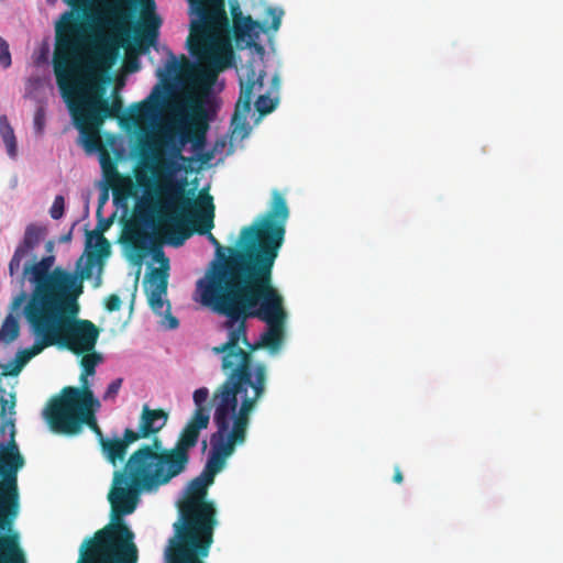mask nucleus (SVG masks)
Listing matches in <instances>:
<instances>
[{"mask_svg":"<svg viewBox=\"0 0 563 563\" xmlns=\"http://www.w3.org/2000/svg\"><path fill=\"white\" fill-rule=\"evenodd\" d=\"M100 165L107 184L120 175L115 163L111 159L106 150L100 154Z\"/></svg>","mask_w":563,"mask_h":563,"instance_id":"nucleus-30","label":"nucleus"},{"mask_svg":"<svg viewBox=\"0 0 563 563\" xmlns=\"http://www.w3.org/2000/svg\"><path fill=\"white\" fill-rule=\"evenodd\" d=\"M232 26L223 0H196V18L191 20L187 38L190 55L199 63L197 79L210 87L219 73L231 67L234 52L231 32L239 49L254 47L263 52L257 43L264 31L261 22L244 15L239 2L231 3Z\"/></svg>","mask_w":563,"mask_h":563,"instance_id":"nucleus-6","label":"nucleus"},{"mask_svg":"<svg viewBox=\"0 0 563 563\" xmlns=\"http://www.w3.org/2000/svg\"><path fill=\"white\" fill-rule=\"evenodd\" d=\"M9 397L10 399L5 398V396L2 395L0 398V426L8 421H11L15 426V419L13 418V416L15 415V395L10 394Z\"/></svg>","mask_w":563,"mask_h":563,"instance_id":"nucleus-29","label":"nucleus"},{"mask_svg":"<svg viewBox=\"0 0 563 563\" xmlns=\"http://www.w3.org/2000/svg\"><path fill=\"white\" fill-rule=\"evenodd\" d=\"M73 18V12H64L56 24L53 56L56 81L73 119L81 122L88 119L95 125H102L107 118H120L123 103L119 96L109 102L103 89L91 81L96 74L104 71L88 68L89 36L87 42H81L79 24L70 21Z\"/></svg>","mask_w":563,"mask_h":563,"instance_id":"nucleus-7","label":"nucleus"},{"mask_svg":"<svg viewBox=\"0 0 563 563\" xmlns=\"http://www.w3.org/2000/svg\"><path fill=\"white\" fill-rule=\"evenodd\" d=\"M70 8L71 10H69L68 12H73L74 13V23H78L79 24V37L81 40V42H87V37L88 36H84V33L82 31L85 30L86 26H88L90 34H93L96 32V30H98V25H97V18L99 15H104V8L102 10H99L95 13H92L90 11V8H89V0H64ZM99 30H104V27H100L99 26Z\"/></svg>","mask_w":563,"mask_h":563,"instance_id":"nucleus-19","label":"nucleus"},{"mask_svg":"<svg viewBox=\"0 0 563 563\" xmlns=\"http://www.w3.org/2000/svg\"><path fill=\"white\" fill-rule=\"evenodd\" d=\"M128 68L132 71L136 70L139 68L137 60L129 62Z\"/></svg>","mask_w":563,"mask_h":563,"instance_id":"nucleus-42","label":"nucleus"},{"mask_svg":"<svg viewBox=\"0 0 563 563\" xmlns=\"http://www.w3.org/2000/svg\"><path fill=\"white\" fill-rule=\"evenodd\" d=\"M135 178L140 186H144L147 180L146 175L139 172L135 174Z\"/></svg>","mask_w":563,"mask_h":563,"instance_id":"nucleus-40","label":"nucleus"},{"mask_svg":"<svg viewBox=\"0 0 563 563\" xmlns=\"http://www.w3.org/2000/svg\"><path fill=\"white\" fill-rule=\"evenodd\" d=\"M53 247H54V243H53L52 241H48V242L46 243V250H47L48 252H52V251H53Z\"/></svg>","mask_w":563,"mask_h":563,"instance_id":"nucleus-46","label":"nucleus"},{"mask_svg":"<svg viewBox=\"0 0 563 563\" xmlns=\"http://www.w3.org/2000/svg\"><path fill=\"white\" fill-rule=\"evenodd\" d=\"M121 303H122V301H121L120 297L115 294H112L107 297L104 306L109 312H113V311L120 310Z\"/></svg>","mask_w":563,"mask_h":563,"instance_id":"nucleus-36","label":"nucleus"},{"mask_svg":"<svg viewBox=\"0 0 563 563\" xmlns=\"http://www.w3.org/2000/svg\"><path fill=\"white\" fill-rule=\"evenodd\" d=\"M96 406L81 407L62 412H51L43 416L49 429L55 433L76 435L82 427H89L98 438L99 444L106 439L96 419Z\"/></svg>","mask_w":563,"mask_h":563,"instance_id":"nucleus-15","label":"nucleus"},{"mask_svg":"<svg viewBox=\"0 0 563 563\" xmlns=\"http://www.w3.org/2000/svg\"><path fill=\"white\" fill-rule=\"evenodd\" d=\"M393 481L396 484H401L402 481H404V476H402L401 470H400V467L398 465H396L395 468H394Z\"/></svg>","mask_w":563,"mask_h":563,"instance_id":"nucleus-39","label":"nucleus"},{"mask_svg":"<svg viewBox=\"0 0 563 563\" xmlns=\"http://www.w3.org/2000/svg\"><path fill=\"white\" fill-rule=\"evenodd\" d=\"M156 93H159L158 86L145 100L131 106V120L134 123L147 118L156 110L159 101V96L155 97Z\"/></svg>","mask_w":563,"mask_h":563,"instance_id":"nucleus-26","label":"nucleus"},{"mask_svg":"<svg viewBox=\"0 0 563 563\" xmlns=\"http://www.w3.org/2000/svg\"><path fill=\"white\" fill-rule=\"evenodd\" d=\"M45 229L29 224L23 240L16 246L9 263L11 277L21 271L20 284L25 280L34 286L32 295L48 334L52 346L66 349L76 355L95 351L100 334L99 328L90 320L79 319L77 298L82 292V285L76 274L56 267L54 255L40 261L34 250L44 239Z\"/></svg>","mask_w":563,"mask_h":563,"instance_id":"nucleus-2","label":"nucleus"},{"mask_svg":"<svg viewBox=\"0 0 563 563\" xmlns=\"http://www.w3.org/2000/svg\"><path fill=\"white\" fill-rule=\"evenodd\" d=\"M100 448L106 459L113 466H117L118 463L124 460L128 451V448L119 438H106L103 441H101Z\"/></svg>","mask_w":563,"mask_h":563,"instance_id":"nucleus-25","label":"nucleus"},{"mask_svg":"<svg viewBox=\"0 0 563 563\" xmlns=\"http://www.w3.org/2000/svg\"><path fill=\"white\" fill-rule=\"evenodd\" d=\"M154 158L157 161V163L161 164V166L163 168H169L170 164L168 162H166V161L161 162L157 155H155Z\"/></svg>","mask_w":563,"mask_h":563,"instance_id":"nucleus-44","label":"nucleus"},{"mask_svg":"<svg viewBox=\"0 0 563 563\" xmlns=\"http://www.w3.org/2000/svg\"><path fill=\"white\" fill-rule=\"evenodd\" d=\"M195 411L184 429L189 430L192 437L199 441L201 430L208 428L210 422V409L206 405L209 398V389L207 387H200L194 391Z\"/></svg>","mask_w":563,"mask_h":563,"instance_id":"nucleus-18","label":"nucleus"},{"mask_svg":"<svg viewBox=\"0 0 563 563\" xmlns=\"http://www.w3.org/2000/svg\"><path fill=\"white\" fill-rule=\"evenodd\" d=\"M153 254L155 260L161 263V267L152 268L148 273V288L146 289V294L152 310L157 314H163L165 306L163 296L167 292L169 261L162 249H158L157 251L153 250ZM166 306L164 324L167 329H176L179 325V321L176 317L170 314V305L168 301L166 302Z\"/></svg>","mask_w":563,"mask_h":563,"instance_id":"nucleus-16","label":"nucleus"},{"mask_svg":"<svg viewBox=\"0 0 563 563\" xmlns=\"http://www.w3.org/2000/svg\"><path fill=\"white\" fill-rule=\"evenodd\" d=\"M44 124H45V111L41 107L35 111V114H34V126L38 133H42Z\"/></svg>","mask_w":563,"mask_h":563,"instance_id":"nucleus-37","label":"nucleus"},{"mask_svg":"<svg viewBox=\"0 0 563 563\" xmlns=\"http://www.w3.org/2000/svg\"><path fill=\"white\" fill-rule=\"evenodd\" d=\"M15 434L16 429L11 421L0 426V559L4 556L16 563H27L20 534L13 530L20 510L18 473L25 465Z\"/></svg>","mask_w":563,"mask_h":563,"instance_id":"nucleus-10","label":"nucleus"},{"mask_svg":"<svg viewBox=\"0 0 563 563\" xmlns=\"http://www.w3.org/2000/svg\"><path fill=\"white\" fill-rule=\"evenodd\" d=\"M264 69H257L254 62H247L240 74V97L236 101L234 113L231 119L232 134L244 137L249 132L247 115L251 111L253 98L257 95L254 102L256 111L261 115H266L275 110L278 98L272 97L279 89V79L274 76L272 86L264 88Z\"/></svg>","mask_w":563,"mask_h":563,"instance_id":"nucleus-12","label":"nucleus"},{"mask_svg":"<svg viewBox=\"0 0 563 563\" xmlns=\"http://www.w3.org/2000/svg\"><path fill=\"white\" fill-rule=\"evenodd\" d=\"M253 283L212 307L228 320V340L213 346L221 354L225 379L217 387L211 402H218L251 419L256 404L266 394L268 369L265 363H253V352L266 347L280 349L287 321L284 297L273 284V272L257 276Z\"/></svg>","mask_w":563,"mask_h":563,"instance_id":"nucleus-1","label":"nucleus"},{"mask_svg":"<svg viewBox=\"0 0 563 563\" xmlns=\"http://www.w3.org/2000/svg\"><path fill=\"white\" fill-rule=\"evenodd\" d=\"M140 439H147L144 434H142V429L139 426L137 430L134 431L130 428H126L123 432V438L120 439L124 445L128 448L130 444L139 441Z\"/></svg>","mask_w":563,"mask_h":563,"instance_id":"nucleus-32","label":"nucleus"},{"mask_svg":"<svg viewBox=\"0 0 563 563\" xmlns=\"http://www.w3.org/2000/svg\"><path fill=\"white\" fill-rule=\"evenodd\" d=\"M77 129L85 135L84 145L88 151H103L102 143L99 135V128L88 119L84 122L73 119Z\"/></svg>","mask_w":563,"mask_h":563,"instance_id":"nucleus-24","label":"nucleus"},{"mask_svg":"<svg viewBox=\"0 0 563 563\" xmlns=\"http://www.w3.org/2000/svg\"><path fill=\"white\" fill-rule=\"evenodd\" d=\"M197 443L191 432L183 428L174 448L165 449L162 440L154 437L152 444L134 451L124 465L163 486L185 472L189 452Z\"/></svg>","mask_w":563,"mask_h":563,"instance_id":"nucleus-11","label":"nucleus"},{"mask_svg":"<svg viewBox=\"0 0 563 563\" xmlns=\"http://www.w3.org/2000/svg\"><path fill=\"white\" fill-rule=\"evenodd\" d=\"M81 355L82 357L80 361V365L82 367V373L85 375H93L96 372V366L102 361L101 355L96 353L95 351L90 353H84Z\"/></svg>","mask_w":563,"mask_h":563,"instance_id":"nucleus-31","label":"nucleus"},{"mask_svg":"<svg viewBox=\"0 0 563 563\" xmlns=\"http://www.w3.org/2000/svg\"><path fill=\"white\" fill-rule=\"evenodd\" d=\"M108 185L112 189L114 201H123L134 195L135 185L130 176L120 174Z\"/></svg>","mask_w":563,"mask_h":563,"instance_id":"nucleus-27","label":"nucleus"},{"mask_svg":"<svg viewBox=\"0 0 563 563\" xmlns=\"http://www.w3.org/2000/svg\"><path fill=\"white\" fill-rule=\"evenodd\" d=\"M111 224V220H107L104 223H100L99 227H100V233L102 234L103 231H106L109 225Z\"/></svg>","mask_w":563,"mask_h":563,"instance_id":"nucleus-43","label":"nucleus"},{"mask_svg":"<svg viewBox=\"0 0 563 563\" xmlns=\"http://www.w3.org/2000/svg\"><path fill=\"white\" fill-rule=\"evenodd\" d=\"M207 130L206 110L201 103L196 102L190 106L188 120H179L173 129L165 130L162 142L170 150L172 157L185 159L181 156L183 146L188 142H194L195 146L202 145Z\"/></svg>","mask_w":563,"mask_h":563,"instance_id":"nucleus-13","label":"nucleus"},{"mask_svg":"<svg viewBox=\"0 0 563 563\" xmlns=\"http://www.w3.org/2000/svg\"><path fill=\"white\" fill-rule=\"evenodd\" d=\"M168 56L169 58L166 62L164 69L157 70V76L162 80L176 78L180 75H187L194 69V64L185 55H181L180 58L177 59L172 52H168Z\"/></svg>","mask_w":563,"mask_h":563,"instance_id":"nucleus-22","label":"nucleus"},{"mask_svg":"<svg viewBox=\"0 0 563 563\" xmlns=\"http://www.w3.org/2000/svg\"><path fill=\"white\" fill-rule=\"evenodd\" d=\"M0 563H16L13 561V559H10V558H2L0 559Z\"/></svg>","mask_w":563,"mask_h":563,"instance_id":"nucleus-45","label":"nucleus"},{"mask_svg":"<svg viewBox=\"0 0 563 563\" xmlns=\"http://www.w3.org/2000/svg\"><path fill=\"white\" fill-rule=\"evenodd\" d=\"M0 367H2V363L0 362Z\"/></svg>","mask_w":563,"mask_h":563,"instance_id":"nucleus-49","label":"nucleus"},{"mask_svg":"<svg viewBox=\"0 0 563 563\" xmlns=\"http://www.w3.org/2000/svg\"><path fill=\"white\" fill-rule=\"evenodd\" d=\"M0 134L7 147V153L11 158H14L18 153L16 139L14 131L9 123L7 115H0Z\"/></svg>","mask_w":563,"mask_h":563,"instance_id":"nucleus-28","label":"nucleus"},{"mask_svg":"<svg viewBox=\"0 0 563 563\" xmlns=\"http://www.w3.org/2000/svg\"><path fill=\"white\" fill-rule=\"evenodd\" d=\"M212 406L217 431L210 437L211 451L202 472L190 481L179 504L183 522L175 525L176 539L167 553L168 563H203L201 559L209 554L217 523L214 505L206 500L208 487L223 470L235 446L246 440L251 419L218 402Z\"/></svg>","mask_w":563,"mask_h":563,"instance_id":"nucleus-4","label":"nucleus"},{"mask_svg":"<svg viewBox=\"0 0 563 563\" xmlns=\"http://www.w3.org/2000/svg\"><path fill=\"white\" fill-rule=\"evenodd\" d=\"M123 379L117 378L112 380L109 385L107 390L103 394V400H112L117 397L121 386H122Z\"/></svg>","mask_w":563,"mask_h":563,"instance_id":"nucleus-35","label":"nucleus"},{"mask_svg":"<svg viewBox=\"0 0 563 563\" xmlns=\"http://www.w3.org/2000/svg\"><path fill=\"white\" fill-rule=\"evenodd\" d=\"M289 209L284 196L274 190L268 210L241 230L236 247H224L209 231L217 261L197 280L199 301L212 308L252 284L257 276L273 272L283 246Z\"/></svg>","mask_w":563,"mask_h":563,"instance_id":"nucleus-3","label":"nucleus"},{"mask_svg":"<svg viewBox=\"0 0 563 563\" xmlns=\"http://www.w3.org/2000/svg\"><path fill=\"white\" fill-rule=\"evenodd\" d=\"M23 314L35 339L34 343L29 347L20 350L15 355L14 362L2 364V367H0V379L4 376H16L30 360L42 353L46 347L52 346L37 309L36 300L32 294L23 309Z\"/></svg>","mask_w":563,"mask_h":563,"instance_id":"nucleus-14","label":"nucleus"},{"mask_svg":"<svg viewBox=\"0 0 563 563\" xmlns=\"http://www.w3.org/2000/svg\"><path fill=\"white\" fill-rule=\"evenodd\" d=\"M26 299L27 294L25 291H21L13 298L10 305L11 312L5 317L0 328V342L9 344L19 338V317L14 316L13 312H16L21 308V306L26 301Z\"/></svg>","mask_w":563,"mask_h":563,"instance_id":"nucleus-20","label":"nucleus"},{"mask_svg":"<svg viewBox=\"0 0 563 563\" xmlns=\"http://www.w3.org/2000/svg\"><path fill=\"white\" fill-rule=\"evenodd\" d=\"M0 65L3 68H9L11 66V54L9 51V45L5 40L0 36Z\"/></svg>","mask_w":563,"mask_h":563,"instance_id":"nucleus-34","label":"nucleus"},{"mask_svg":"<svg viewBox=\"0 0 563 563\" xmlns=\"http://www.w3.org/2000/svg\"><path fill=\"white\" fill-rule=\"evenodd\" d=\"M88 376L89 375L81 373L80 387H64L59 395L51 398L43 410V416L51 415V412H62L81 407L96 406L97 408H100V401L95 398V395L89 387Z\"/></svg>","mask_w":563,"mask_h":563,"instance_id":"nucleus-17","label":"nucleus"},{"mask_svg":"<svg viewBox=\"0 0 563 563\" xmlns=\"http://www.w3.org/2000/svg\"><path fill=\"white\" fill-rule=\"evenodd\" d=\"M191 8H192V14L196 16V0H189Z\"/></svg>","mask_w":563,"mask_h":563,"instance_id":"nucleus-47","label":"nucleus"},{"mask_svg":"<svg viewBox=\"0 0 563 563\" xmlns=\"http://www.w3.org/2000/svg\"><path fill=\"white\" fill-rule=\"evenodd\" d=\"M65 200L63 196H56L49 209V214L53 219H60L64 214Z\"/></svg>","mask_w":563,"mask_h":563,"instance_id":"nucleus-33","label":"nucleus"},{"mask_svg":"<svg viewBox=\"0 0 563 563\" xmlns=\"http://www.w3.org/2000/svg\"><path fill=\"white\" fill-rule=\"evenodd\" d=\"M69 239H70V234H68V235L64 236V238H63V241H67V240H69Z\"/></svg>","mask_w":563,"mask_h":563,"instance_id":"nucleus-48","label":"nucleus"},{"mask_svg":"<svg viewBox=\"0 0 563 563\" xmlns=\"http://www.w3.org/2000/svg\"><path fill=\"white\" fill-rule=\"evenodd\" d=\"M108 200V192L107 191H103L100 197H99V209L101 208V206Z\"/></svg>","mask_w":563,"mask_h":563,"instance_id":"nucleus-41","label":"nucleus"},{"mask_svg":"<svg viewBox=\"0 0 563 563\" xmlns=\"http://www.w3.org/2000/svg\"><path fill=\"white\" fill-rule=\"evenodd\" d=\"M268 14H271L273 16V21H272L271 27L273 30H275V31L278 30L279 26H280V23H282L283 11L277 12L276 9L269 8L268 9Z\"/></svg>","mask_w":563,"mask_h":563,"instance_id":"nucleus-38","label":"nucleus"},{"mask_svg":"<svg viewBox=\"0 0 563 563\" xmlns=\"http://www.w3.org/2000/svg\"><path fill=\"white\" fill-rule=\"evenodd\" d=\"M159 198L137 207L135 221L125 223L120 239L131 251L135 263H141L155 247V235L143 225L162 233L169 245L181 246L190 238L188 228L191 216H195V231L201 235L213 228L214 206L210 195L198 199L185 195V187L172 180L165 181L157 190Z\"/></svg>","mask_w":563,"mask_h":563,"instance_id":"nucleus-5","label":"nucleus"},{"mask_svg":"<svg viewBox=\"0 0 563 563\" xmlns=\"http://www.w3.org/2000/svg\"><path fill=\"white\" fill-rule=\"evenodd\" d=\"M168 412L164 409H152L148 405H144L140 416L139 426L142 429V434L146 438L156 435L167 423Z\"/></svg>","mask_w":563,"mask_h":563,"instance_id":"nucleus-21","label":"nucleus"},{"mask_svg":"<svg viewBox=\"0 0 563 563\" xmlns=\"http://www.w3.org/2000/svg\"><path fill=\"white\" fill-rule=\"evenodd\" d=\"M131 4H140V20L131 24L132 16L128 10L118 4L104 7V15L97 18V25L104 30H96L89 35V58L87 66L91 70L106 71L115 63L119 49L145 53L155 45L159 35L162 19L156 14L154 0H126Z\"/></svg>","mask_w":563,"mask_h":563,"instance_id":"nucleus-9","label":"nucleus"},{"mask_svg":"<svg viewBox=\"0 0 563 563\" xmlns=\"http://www.w3.org/2000/svg\"><path fill=\"white\" fill-rule=\"evenodd\" d=\"M110 255V243L109 241L99 233L96 242V252H90L87 256L85 267L80 271L78 279L82 284V280L90 279L92 276V269L98 258H103Z\"/></svg>","mask_w":563,"mask_h":563,"instance_id":"nucleus-23","label":"nucleus"},{"mask_svg":"<svg viewBox=\"0 0 563 563\" xmlns=\"http://www.w3.org/2000/svg\"><path fill=\"white\" fill-rule=\"evenodd\" d=\"M159 486L125 465L114 471L108 494L110 521L82 542L77 563H137L139 550L134 532L123 517L135 510L140 493L152 492Z\"/></svg>","mask_w":563,"mask_h":563,"instance_id":"nucleus-8","label":"nucleus"}]
</instances>
